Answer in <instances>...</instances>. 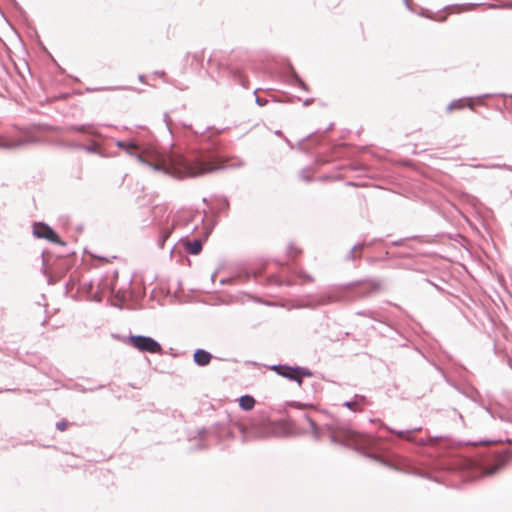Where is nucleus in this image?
Segmentation results:
<instances>
[{
    "label": "nucleus",
    "instance_id": "27",
    "mask_svg": "<svg viewBox=\"0 0 512 512\" xmlns=\"http://www.w3.org/2000/svg\"><path fill=\"white\" fill-rule=\"evenodd\" d=\"M68 426V422L65 421V420H62V421H59L56 423V428L59 430V431H64L66 430Z\"/></svg>",
    "mask_w": 512,
    "mask_h": 512
},
{
    "label": "nucleus",
    "instance_id": "7",
    "mask_svg": "<svg viewBox=\"0 0 512 512\" xmlns=\"http://www.w3.org/2000/svg\"><path fill=\"white\" fill-rule=\"evenodd\" d=\"M377 241V239H374L372 242H359L355 244L346 254L345 261H353V262H359L361 259V253L358 252L359 250H362L365 247L371 246L373 242Z\"/></svg>",
    "mask_w": 512,
    "mask_h": 512
},
{
    "label": "nucleus",
    "instance_id": "13",
    "mask_svg": "<svg viewBox=\"0 0 512 512\" xmlns=\"http://www.w3.org/2000/svg\"><path fill=\"white\" fill-rule=\"evenodd\" d=\"M183 246L187 253L191 255H198L203 249V241L202 239H194L192 241H184Z\"/></svg>",
    "mask_w": 512,
    "mask_h": 512
},
{
    "label": "nucleus",
    "instance_id": "21",
    "mask_svg": "<svg viewBox=\"0 0 512 512\" xmlns=\"http://www.w3.org/2000/svg\"><path fill=\"white\" fill-rule=\"evenodd\" d=\"M472 167H475V168H504L509 171H512V166H509L506 164H492V165L477 164V165H472Z\"/></svg>",
    "mask_w": 512,
    "mask_h": 512
},
{
    "label": "nucleus",
    "instance_id": "30",
    "mask_svg": "<svg viewBox=\"0 0 512 512\" xmlns=\"http://www.w3.org/2000/svg\"><path fill=\"white\" fill-rule=\"evenodd\" d=\"M291 381H295L299 386H301L303 383V377L300 374L296 373L294 374V379H291Z\"/></svg>",
    "mask_w": 512,
    "mask_h": 512
},
{
    "label": "nucleus",
    "instance_id": "40",
    "mask_svg": "<svg viewBox=\"0 0 512 512\" xmlns=\"http://www.w3.org/2000/svg\"><path fill=\"white\" fill-rule=\"evenodd\" d=\"M78 145H79V144H77V143H70V144H67V147H69V148H74V149H79V148L77 147Z\"/></svg>",
    "mask_w": 512,
    "mask_h": 512
},
{
    "label": "nucleus",
    "instance_id": "47",
    "mask_svg": "<svg viewBox=\"0 0 512 512\" xmlns=\"http://www.w3.org/2000/svg\"><path fill=\"white\" fill-rule=\"evenodd\" d=\"M403 1H404V3L406 4V6H407L409 9H411V6H410V2H409V0H403Z\"/></svg>",
    "mask_w": 512,
    "mask_h": 512
},
{
    "label": "nucleus",
    "instance_id": "28",
    "mask_svg": "<svg viewBox=\"0 0 512 512\" xmlns=\"http://www.w3.org/2000/svg\"><path fill=\"white\" fill-rule=\"evenodd\" d=\"M207 432H208V430H207L205 427L199 428V429L197 430V435H196V437H198V438L202 439V438L204 437V435H206V434H207Z\"/></svg>",
    "mask_w": 512,
    "mask_h": 512
},
{
    "label": "nucleus",
    "instance_id": "2",
    "mask_svg": "<svg viewBox=\"0 0 512 512\" xmlns=\"http://www.w3.org/2000/svg\"><path fill=\"white\" fill-rule=\"evenodd\" d=\"M382 287L381 280L376 278H367L359 281L338 286L328 293L319 296L314 302L303 304L302 307L315 309L318 306H324L335 302L352 301L356 298H366L380 291Z\"/></svg>",
    "mask_w": 512,
    "mask_h": 512
},
{
    "label": "nucleus",
    "instance_id": "38",
    "mask_svg": "<svg viewBox=\"0 0 512 512\" xmlns=\"http://www.w3.org/2000/svg\"><path fill=\"white\" fill-rule=\"evenodd\" d=\"M154 75L158 76V77H163L165 75V72L164 71H155Z\"/></svg>",
    "mask_w": 512,
    "mask_h": 512
},
{
    "label": "nucleus",
    "instance_id": "1",
    "mask_svg": "<svg viewBox=\"0 0 512 512\" xmlns=\"http://www.w3.org/2000/svg\"><path fill=\"white\" fill-rule=\"evenodd\" d=\"M179 124L183 128H188L193 136L190 140L191 158L176 151L173 142L163 153L152 147L140 150L135 141L117 140L115 145L151 170L163 172L178 179L196 177L220 169L216 163L219 143L213 136L222 133L223 129L206 126L200 130L194 129L192 125L185 122Z\"/></svg>",
    "mask_w": 512,
    "mask_h": 512
},
{
    "label": "nucleus",
    "instance_id": "18",
    "mask_svg": "<svg viewBox=\"0 0 512 512\" xmlns=\"http://www.w3.org/2000/svg\"><path fill=\"white\" fill-rule=\"evenodd\" d=\"M171 234V228H163L160 232L159 239H158V245L160 248L164 247L165 241L169 238Z\"/></svg>",
    "mask_w": 512,
    "mask_h": 512
},
{
    "label": "nucleus",
    "instance_id": "23",
    "mask_svg": "<svg viewBox=\"0 0 512 512\" xmlns=\"http://www.w3.org/2000/svg\"><path fill=\"white\" fill-rule=\"evenodd\" d=\"M343 407L349 409L350 411L352 412H360L362 411V408H358L355 401L352 399L350 401H345L343 404H342Z\"/></svg>",
    "mask_w": 512,
    "mask_h": 512
},
{
    "label": "nucleus",
    "instance_id": "52",
    "mask_svg": "<svg viewBox=\"0 0 512 512\" xmlns=\"http://www.w3.org/2000/svg\"><path fill=\"white\" fill-rule=\"evenodd\" d=\"M275 134H276V135H282V132H281L280 130H277V131L275 132Z\"/></svg>",
    "mask_w": 512,
    "mask_h": 512
},
{
    "label": "nucleus",
    "instance_id": "51",
    "mask_svg": "<svg viewBox=\"0 0 512 512\" xmlns=\"http://www.w3.org/2000/svg\"><path fill=\"white\" fill-rule=\"evenodd\" d=\"M498 418H499L500 420H502V421H503V420H506V418H504L502 415H498Z\"/></svg>",
    "mask_w": 512,
    "mask_h": 512
},
{
    "label": "nucleus",
    "instance_id": "6",
    "mask_svg": "<svg viewBox=\"0 0 512 512\" xmlns=\"http://www.w3.org/2000/svg\"><path fill=\"white\" fill-rule=\"evenodd\" d=\"M386 429L390 433L396 434L397 436L401 437L402 439H405V440L410 441V442H415V439L412 437V435L415 432L420 431L421 427H416V428L408 429V430H395V429H392L390 427H386ZM429 442L430 441H426L424 439H420L419 441H416V443H418L419 445H426Z\"/></svg>",
    "mask_w": 512,
    "mask_h": 512
},
{
    "label": "nucleus",
    "instance_id": "8",
    "mask_svg": "<svg viewBox=\"0 0 512 512\" xmlns=\"http://www.w3.org/2000/svg\"><path fill=\"white\" fill-rule=\"evenodd\" d=\"M212 354L202 348H198L193 353V361L199 367H205L209 365L212 360Z\"/></svg>",
    "mask_w": 512,
    "mask_h": 512
},
{
    "label": "nucleus",
    "instance_id": "9",
    "mask_svg": "<svg viewBox=\"0 0 512 512\" xmlns=\"http://www.w3.org/2000/svg\"><path fill=\"white\" fill-rule=\"evenodd\" d=\"M506 464V459L497 457L493 462L487 463L483 466L482 472L486 476H492L500 471Z\"/></svg>",
    "mask_w": 512,
    "mask_h": 512
},
{
    "label": "nucleus",
    "instance_id": "41",
    "mask_svg": "<svg viewBox=\"0 0 512 512\" xmlns=\"http://www.w3.org/2000/svg\"><path fill=\"white\" fill-rule=\"evenodd\" d=\"M357 314H358V315H367V316L372 317V316H371L372 312H370V311H369V312H358Z\"/></svg>",
    "mask_w": 512,
    "mask_h": 512
},
{
    "label": "nucleus",
    "instance_id": "24",
    "mask_svg": "<svg viewBox=\"0 0 512 512\" xmlns=\"http://www.w3.org/2000/svg\"><path fill=\"white\" fill-rule=\"evenodd\" d=\"M229 208V201L226 197H222L219 199L217 210L218 212H223L228 210Z\"/></svg>",
    "mask_w": 512,
    "mask_h": 512
},
{
    "label": "nucleus",
    "instance_id": "32",
    "mask_svg": "<svg viewBox=\"0 0 512 512\" xmlns=\"http://www.w3.org/2000/svg\"><path fill=\"white\" fill-rule=\"evenodd\" d=\"M483 408L493 419L496 418V415L494 414V412L489 407L483 406Z\"/></svg>",
    "mask_w": 512,
    "mask_h": 512
},
{
    "label": "nucleus",
    "instance_id": "34",
    "mask_svg": "<svg viewBox=\"0 0 512 512\" xmlns=\"http://www.w3.org/2000/svg\"><path fill=\"white\" fill-rule=\"evenodd\" d=\"M279 285H286V286H290L292 285V282L290 280H287V279H283V280H280V282L278 283Z\"/></svg>",
    "mask_w": 512,
    "mask_h": 512
},
{
    "label": "nucleus",
    "instance_id": "3",
    "mask_svg": "<svg viewBox=\"0 0 512 512\" xmlns=\"http://www.w3.org/2000/svg\"><path fill=\"white\" fill-rule=\"evenodd\" d=\"M326 426L327 429L331 432L330 441L332 443L348 446V442L353 441L356 444H359L357 450H362L366 457L378 461L383 465H388V462L383 458L387 448L380 439L371 435L360 436L354 430L341 424H332Z\"/></svg>",
    "mask_w": 512,
    "mask_h": 512
},
{
    "label": "nucleus",
    "instance_id": "46",
    "mask_svg": "<svg viewBox=\"0 0 512 512\" xmlns=\"http://www.w3.org/2000/svg\"><path fill=\"white\" fill-rule=\"evenodd\" d=\"M293 100H297V101H299V100H300V97H291L288 101H289V102H292Z\"/></svg>",
    "mask_w": 512,
    "mask_h": 512
},
{
    "label": "nucleus",
    "instance_id": "25",
    "mask_svg": "<svg viewBox=\"0 0 512 512\" xmlns=\"http://www.w3.org/2000/svg\"><path fill=\"white\" fill-rule=\"evenodd\" d=\"M353 400L355 401L358 408H360V406L362 405L367 404L368 402L366 396L360 394H355L353 396Z\"/></svg>",
    "mask_w": 512,
    "mask_h": 512
},
{
    "label": "nucleus",
    "instance_id": "39",
    "mask_svg": "<svg viewBox=\"0 0 512 512\" xmlns=\"http://www.w3.org/2000/svg\"><path fill=\"white\" fill-rule=\"evenodd\" d=\"M106 88H88L87 91L89 92H94V91H100V90H105Z\"/></svg>",
    "mask_w": 512,
    "mask_h": 512
},
{
    "label": "nucleus",
    "instance_id": "43",
    "mask_svg": "<svg viewBox=\"0 0 512 512\" xmlns=\"http://www.w3.org/2000/svg\"><path fill=\"white\" fill-rule=\"evenodd\" d=\"M301 179H303L304 181H310V178L307 176V175H304V174H301L300 175Z\"/></svg>",
    "mask_w": 512,
    "mask_h": 512
},
{
    "label": "nucleus",
    "instance_id": "14",
    "mask_svg": "<svg viewBox=\"0 0 512 512\" xmlns=\"http://www.w3.org/2000/svg\"><path fill=\"white\" fill-rule=\"evenodd\" d=\"M472 98H461L457 100H453L446 108L447 112H450L452 110H460L464 107H469L470 109H473V104L471 103Z\"/></svg>",
    "mask_w": 512,
    "mask_h": 512
},
{
    "label": "nucleus",
    "instance_id": "16",
    "mask_svg": "<svg viewBox=\"0 0 512 512\" xmlns=\"http://www.w3.org/2000/svg\"><path fill=\"white\" fill-rule=\"evenodd\" d=\"M67 129L68 131L97 135V133L92 129V125L90 124L71 125Z\"/></svg>",
    "mask_w": 512,
    "mask_h": 512
},
{
    "label": "nucleus",
    "instance_id": "20",
    "mask_svg": "<svg viewBox=\"0 0 512 512\" xmlns=\"http://www.w3.org/2000/svg\"><path fill=\"white\" fill-rule=\"evenodd\" d=\"M305 418L310 424L314 438L316 440H319L320 434H319L318 426H317L316 422L309 415H305Z\"/></svg>",
    "mask_w": 512,
    "mask_h": 512
},
{
    "label": "nucleus",
    "instance_id": "17",
    "mask_svg": "<svg viewBox=\"0 0 512 512\" xmlns=\"http://www.w3.org/2000/svg\"><path fill=\"white\" fill-rule=\"evenodd\" d=\"M163 121L166 125V128H167V131L169 132V134L173 137L174 134H175V127H174V122L173 120L171 119L170 115L168 112H165L164 115H163Z\"/></svg>",
    "mask_w": 512,
    "mask_h": 512
},
{
    "label": "nucleus",
    "instance_id": "31",
    "mask_svg": "<svg viewBox=\"0 0 512 512\" xmlns=\"http://www.w3.org/2000/svg\"><path fill=\"white\" fill-rule=\"evenodd\" d=\"M299 276H300L301 278H303L304 280H306V281L313 282V278H312V276H311V275H309V274H307V273H305V272H301V273L299 274Z\"/></svg>",
    "mask_w": 512,
    "mask_h": 512
},
{
    "label": "nucleus",
    "instance_id": "35",
    "mask_svg": "<svg viewBox=\"0 0 512 512\" xmlns=\"http://www.w3.org/2000/svg\"><path fill=\"white\" fill-rule=\"evenodd\" d=\"M207 448H208V446L206 444L200 443V444H197L194 449L200 450V449H207Z\"/></svg>",
    "mask_w": 512,
    "mask_h": 512
},
{
    "label": "nucleus",
    "instance_id": "42",
    "mask_svg": "<svg viewBox=\"0 0 512 512\" xmlns=\"http://www.w3.org/2000/svg\"><path fill=\"white\" fill-rule=\"evenodd\" d=\"M453 412L457 414L460 420H463V416L460 412H458L456 409H453Z\"/></svg>",
    "mask_w": 512,
    "mask_h": 512
},
{
    "label": "nucleus",
    "instance_id": "48",
    "mask_svg": "<svg viewBox=\"0 0 512 512\" xmlns=\"http://www.w3.org/2000/svg\"><path fill=\"white\" fill-rule=\"evenodd\" d=\"M489 96H490L489 94H484V95H482V96H479L478 98H479V99H483V98H487V97H489Z\"/></svg>",
    "mask_w": 512,
    "mask_h": 512
},
{
    "label": "nucleus",
    "instance_id": "4",
    "mask_svg": "<svg viewBox=\"0 0 512 512\" xmlns=\"http://www.w3.org/2000/svg\"><path fill=\"white\" fill-rule=\"evenodd\" d=\"M127 342L140 352L155 354L162 351L160 343L150 336L130 335Z\"/></svg>",
    "mask_w": 512,
    "mask_h": 512
},
{
    "label": "nucleus",
    "instance_id": "45",
    "mask_svg": "<svg viewBox=\"0 0 512 512\" xmlns=\"http://www.w3.org/2000/svg\"><path fill=\"white\" fill-rule=\"evenodd\" d=\"M192 58H193V60L198 61L199 54H198V53L193 54V55H192Z\"/></svg>",
    "mask_w": 512,
    "mask_h": 512
},
{
    "label": "nucleus",
    "instance_id": "22",
    "mask_svg": "<svg viewBox=\"0 0 512 512\" xmlns=\"http://www.w3.org/2000/svg\"><path fill=\"white\" fill-rule=\"evenodd\" d=\"M296 373L300 374L303 378L313 376V372L309 368L303 366H296Z\"/></svg>",
    "mask_w": 512,
    "mask_h": 512
},
{
    "label": "nucleus",
    "instance_id": "10",
    "mask_svg": "<svg viewBox=\"0 0 512 512\" xmlns=\"http://www.w3.org/2000/svg\"><path fill=\"white\" fill-rule=\"evenodd\" d=\"M271 370L290 381L291 379H294V374H296V366H290L288 364L273 365L271 366Z\"/></svg>",
    "mask_w": 512,
    "mask_h": 512
},
{
    "label": "nucleus",
    "instance_id": "33",
    "mask_svg": "<svg viewBox=\"0 0 512 512\" xmlns=\"http://www.w3.org/2000/svg\"><path fill=\"white\" fill-rule=\"evenodd\" d=\"M404 242V239H399L391 242L392 246H401Z\"/></svg>",
    "mask_w": 512,
    "mask_h": 512
},
{
    "label": "nucleus",
    "instance_id": "15",
    "mask_svg": "<svg viewBox=\"0 0 512 512\" xmlns=\"http://www.w3.org/2000/svg\"><path fill=\"white\" fill-rule=\"evenodd\" d=\"M238 401L240 408L244 411H249L253 409L256 402L254 397L248 394L240 396Z\"/></svg>",
    "mask_w": 512,
    "mask_h": 512
},
{
    "label": "nucleus",
    "instance_id": "11",
    "mask_svg": "<svg viewBox=\"0 0 512 512\" xmlns=\"http://www.w3.org/2000/svg\"><path fill=\"white\" fill-rule=\"evenodd\" d=\"M288 83L293 86H298L300 89L304 91H309L308 85L299 77L294 67L289 64L288 67Z\"/></svg>",
    "mask_w": 512,
    "mask_h": 512
},
{
    "label": "nucleus",
    "instance_id": "53",
    "mask_svg": "<svg viewBox=\"0 0 512 512\" xmlns=\"http://www.w3.org/2000/svg\"><path fill=\"white\" fill-rule=\"evenodd\" d=\"M438 439H441V437L436 436L433 440H438Z\"/></svg>",
    "mask_w": 512,
    "mask_h": 512
},
{
    "label": "nucleus",
    "instance_id": "37",
    "mask_svg": "<svg viewBox=\"0 0 512 512\" xmlns=\"http://www.w3.org/2000/svg\"><path fill=\"white\" fill-rule=\"evenodd\" d=\"M138 80L141 82V83H146V76L143 75V74H140L138 76Z\"/></svg>",
    "mask_w": 512,
    "mask_h": 512
},
{
    "label": "nucleus",
    "instance_id": "19",
    "mask_svg": "<svg viewBox=\"0 0 512 512\" xmlns=\"http://www.w3.org/2000/svg\"><path fill=\"white\" fill-rule=\"evenodd\" d=\"M77 147L79 149L84 150L87 153H91V154L99 153V147H98V144L96 142H93L90 145H83V144L82 145H78Z\"/></svg>",
    "mask_w": 512,
    "mask_h": 512
},
{
    "label": "nucleus",
    "instance_id": "12",
    "mask_svg": "<svg viewBox=\"0 0 512 512\" xmlns=\"http://www.w3.org/2000/svg\"><path fill=\"white\" fill-rule=\"evenodd\" d=\"M28 143H30V140L28 139L20 138L14 141H8L4 137L0 136V148L2 149L12 150L22 147Z\"/></svg>",
    "mask_w": 512,
    "mask_h": 512
},
{
    "label": "nucleus",
    "instance_id": "26",
    "mask_svg": "<svg viewBox=\"0 0 512 512\" xmlns=\"http://www.w3.org/2000/svg\"><path fill=\"white\" fill-rule=\"evenodd\" d=\"M287 253L290 257H295L300 253V250L297 249L294 244H289L287 247Z\"/></svg>",
    "mask_w": 512,
    "mask_h": 512
},
{
    "label": "nucleus",
    "instance_id": "29",
    "mask_svg": "<svg viewBox=\"0 0 512 512\" xmlns=\"http://www.w3.org/2000/svg\"><path fill=\"white\" fill-rule=\"evenodd\" d=\"M255 102H256V104H257L258 106L262 107V106H264V105H266V104H267L268 100H267V99H263V98H260V97L256 96V98H255Z\"/></svg>",
    "mask_w": 512,
    "mask_h": 512
},
{
    "label": "nucleus",
    "instance_id": "36",
    "mask_svg": "<svg viewBox=\"0 0 512 512\" xmlns=\"http://www.w3.org/2000/svg\"><path fill=\"white\" fill-rule=\"evenodd\" d=\"M314 102V98H308L303 102V106H309Z\"/></svg>",
    "mask_w": 512,
    "mask_h": 512
},
{
    "label": "nucleus",
    "instance_id": "5",
    "mask_svg": "<svg viewBox=\"0 0 512 512\" xmlns=\"http://www.w3.org/2000/svg\"><path fill=\"white\" fill-rule=\"evenodd\" d=\"M32 234L38 239H45L60 246H66V243L59 238L57 232L45 222H35L32 226Z\"/></svg>",
    "mask_w": 512,
    "mask_h": 512
},
{
    "label": "nucleus",
    "instance_id": "44",
    "mask_svg": "<svg viewBox=\"0 0 512 512\" xmlns=\"http://www.w3.org/2000/svg\"><path fill=\"white\" fill-rule=\"evenodd\" d=\"M333 128V123H331L324 131L323 133H326L328 131H330L331 129Z\"/></svg>",
    "mask_w": 512,
    "mask_h": 512
},
{
    "label": "nucleus",
    "instance_id": "50",
    "mask_svg": "<svg viewBox=\"0 0 512 512\" xmlns=\"http://www.w3.org/2000/svg\"><path fill=\"white\" fill-rule=\"evenodd\" d=\"M12 2L16 7H19V4L16 2V0H12Z\"/></svg>",
    "mask_w": 512,
    "mask_h": 512
},
{
    "label": "nucleus",
    "instance_id": "49",
    "mask_svg": "<svg viewBox=\"0 0 512 512\" xmlns=\"http://www.w3.org/2000/svg\"><path fill=\"white\" fill-rule=\"evenodd\" d=\"M41 257H42V260H43V263H44L45 262V252L44 251L42 252Z\"/></svg>",
    "mask_w": 512,
    "mask_h": 512
}]
</instances>
